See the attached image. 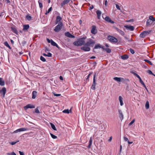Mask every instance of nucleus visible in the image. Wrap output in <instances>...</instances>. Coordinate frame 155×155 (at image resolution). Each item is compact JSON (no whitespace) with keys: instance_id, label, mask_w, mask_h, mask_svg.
Segmentation results:
<instances>
[{"instance_id":"nucleus-1","label":"nucleus","mask_w":155,"mask_h":155,"mask_svg":"<svg viewBox=\"0 0 155 155\" xmlns=\"http://www.w3.org/2000/svg\"><path fill=\"white\" fill-rule=\"evenodd\" d=\"M86 36H84L82 38H80L78 41H74L73 44L76 46H81L85 45V40L86 38Z\"/></svg>"},{"instance_id":"nucleus-2","label":"nucleus","mask_w":155,"mask_h":155,"mask_svg":"<svg viewBox=\"0 0 155 155\" xmlns=\"http://www.w3.org/2000/svg\"><path fill=\"white\" fill-rule=\"evenodd\" d=\"M95 41L91 38H89L87 40V41L85 43V46H88L89 47H93L95 44Z\"/></svg>"},{"instance_id":"nucleus-3","label":"nucleus","mask_w":155,"mask_h":155,"mask_svg":"<svg viewBox=\"0 0 155 155\" xmlns=\"http://www.w3.org/2000/svg\"><path fill=\"white\" fill-rule=\"evenodd\" d=\"M62 26V23L61 22H59L58 24L55 26L54 31L56 32L59 31L61 29Z\"/></svg>"},{"instance_id":"nucleus-4","label":"nucleus","mask_w":155,"mask_h":155,"mask_svg":"<svg viewBox=\"0 0 155 155\" xmlns=\"http://www.w3.org/2000/svg\"><path fill=\"white\" fill-rule=\"evenodd\" d=\"M107 38L111 42H117L118 41L117 39L116 38L111 36H108Z\"/></svg>"},{"instance_id":"nucleus-5","label":"nucleus","mask_w":155,"mask_h":155,"mask_svg":"<svg viewBox=\"0 0 155 155\" xmlns=\"http://www.w3.org/2000/svg\"><path fill=\"white\" fill-rule=\"evenodd\" d=\"M150 32V31H144L140 34V37L141 38H144L145 36L148 35Z\"/></svg>"},{"instance_id":"nucleus-6","label":"nucleus","mask_w":155,"mask_h":155,"mask_svg":"<svg viewBox=\"0 0 155 155\" xmlns=\"http://www.w3.org/2000/svg\"><path fill=\"white\" fill-rule=\"evenodd\" d=\"M96 73H95L94 76V78H93V84L92 85V86L91 87V89H92L94 90L95 89V86L96 84V80L95 79V77H96Z\"/></svg>"},{"instance_id":"nucleus-7","label":"nucleus","mask_w":155,"mask_h":155,"mask_svg":"<svg viewBox=\"0 0 155 155\" xmlns=\"http://www.w3.org/2000/svg\"><path fill=\"white\" fill-rule=\"evenodd\" d=\"M84 45V46H82L81 48V50L85 51H88L90 50L91 49L90 47L88 46H85V45Z\"/></svg>"},{"instance_id":"nucleus-8","label":"nucleus","mask_w":155,"mask_h":155,"mask_svg":"<svg viewBox=\"0 0 155 155\" xmlns=\"http://www.w3.org/2000/svg\"><path fill=\"white\" fill-rule=\"evenodd\" d=\"M27 129L25 128H21L18 129L13 132L14 133H16L21 131H25L27 130Z\"/></svg>"},{"instance_id":"nucleus-9","label":"nucleus","mask_w":155,"mask_h":155,"mask_svg":"<svg viewBox=\"0 0 155 155\" xmlns=\"http://www.w3.org/2000/svg\"><path fill=\"white\" fill-rule=\"evenodd\" d=\"M118 113L119 114V117L121 120H122L124 118V115L122 111L120 109L118 110Z\"/></svg>"},{"instance_id":"nucleus-10","label":"nucleus","mask_w":155,"mask_h":155,"mask_svg":"<svg viewBox=\"0 0 155 155\" xmlns=\"http://www.w3.org/2000/svg\"><path fill=\"white\" fill-rule=\"evenodd\" d=\"M35 108L34 105L31 104H28L24 107V108L25 110H27L28 108Z\"/></svg>"},{"instance_id":"nucleus-11","label":"nucleus","mask_w":155,"mask_h":155,"mask_svg":"<svg viewBox=\"0 0 155 155\" xmlns=\"http://www.w3.org/2000/svg\"><path fill=\"white\" fill-rule=\"evenodd\" d=\"M127 29L133 31L134 30V26L131 25H126L124 26Z\"/></svg>"},{"instance_id":"nucleus-12","label":"nucleus","mask_w":155,"mask_h":155,"mask_svg":"<svg viewBox=\"0 0 155 155\" xmlns=\"http://www.w3.org/2000/svg\"><path fill=\"white\" fill-rule=\"evenodd\" d=\"M91 33L94 34H95L97 32V31L96 29V27L95 26L93 25L92 26V28L91 30Z\"/></svg>"},{"instance_id":"nucleus-13","label":"nucleus","mask_w":155,"mask_h":155,"mask_svg":"<svg viewBox=\"0 0 155 155\" xmlns=\"http://www.w3.org/2000/svg\"><path fill=\"white\" fill-rule=\"evenodd\" d=\"M65 35L68 37L74 38H75V36L70 34L69 32H67L65 33Z\"/></svg>"},{"instance_id":"nucleus-14","label":"nucleus","mask_w":155,"mask_h":155,"mask_svg":"<svg viewBox=\"0 0 155 155\" xmlns=\"http://www.w3.org/2000/svg\"><path fill=\"white\" fill-rule=\"evenodd\" d=\"M113 79L118 82H120L121 81H123L124 79L123 78L117 77L113 78Z\"/></svg>"},{"instance_id":"nucleus-15","label":"nucleus","mask_w":155,"mask_h":155,"mask_svg":"<svg viewBox=\"0 0 155 155\" xmlns=\"http://www.w3.org/2000/svg\"><path fill=\"white\" fill-rule=\"evenodd\" d=\"M6 92V89L5 87H3L2 89L0 91V93L3 95V97H4Z\"/></svg>"},{"instance_id":"nucleus-16","label":"nucleus","mask_w":155,"mask_h":155,"mask_svg":"<svg viewBox=\"0 0 155 155\" xmlns=\"http://www.w3.org/2000/svg\"><path fill=\"white\" fill-rule=\"evenodd\" d=\"M114 28L117 32L120 34L121 35H124V33L123 31H122L121 30H120L117 27H115Z\"/></svg>"},{"instance_id":"nucleus-17","label":"nucleus","mask_w":155,"mask_h":155,"mask_svg":"<svg viewBox=\"0 0 155 155\" xmlns=\"http://www.w3.org/2000/svg\"><path fill=\"white\" fill-rule=\"evenodd\" d=\"M105 20L108 22L111 23L112 24H113L114 23V22L111 20V19L108 17L106 16L104 18Z\"/></svg>"},{"instance_id":"nucleus-18","label":"nucleus","mask_w":155,"mask_h":155,"mask_svg":"<svg viewBox=\"0 0 155 155\" xmlns=\"http://www.w3.org/2000/svg\"><path fill=\"white\" fill-rule=\"evenodd\" d=\"M71 0H64L62 3L61 4V6L63 7L64 5L65 4H68L70 1Z\"/></svg>"},{"instance_id":"nucleus-19","label":"nucleus","mask_w":155,"mask_h":155,"mask_svg":"<svg viewBox=\"0 0 155 155\" xmlns=\"http://www.w3.org/2000/svg\"><path fill=\"white\" fill-rule=\"evenodd\" d=\"M119 100L120 102V105L121 106H122L124 105V103H123V98L122 97L120 96L119 97Z\"/></svg>"},{"instance_id":"nucleus-20","label":"nucleus","mask_w":155,"mask_h":155,"mask_svg":"<svg viewBox=\"0 0 155 155\" xmlns=\"http://www.w3.org/2000/svg\"><path fill=\"white\" fill-rule=\"evenodd\" d=\"M96 13L97 15V17L99 19H100L101 14V12L100 10H97L96 11Z\"/></svg>"},{"instance_id":"nucleus-21","label":"nucleus","mask_w":155,"mask_h":155,"mask_svg":"<svg viewBox=\"0 0 155 155\" xmlns=\"http://www.w3.org/2000/svg\"><path fill=\"white\" fill-rule=\"evenodd\" d=\"M37 92L36 91H34L32 92V98L33 99H34L35 98L37 95Z\"/></svg>"},{"instance_id":"nucleus-22","label":"nucleus","mask_w":155,"mask_h":155,"mask_svg":"<svg viewBox=\"0 0 155 155\" xmlns=\"http://www.w3.org/2000/svg\"><path fill=\"white\" fill-rule=\"evenodd\" d=\"M51 44L53 46H56V47L58 48V45L52 39H51Z\"/></svg>"},{"instance_id":"nucleus-23","label":"nucleus","mask_w":155,"mask_h":155,"mask_svg":"<svg viewBox=\"0 0 155 155\" xmlns=\"http://www.w3.org/2000/svg\"><path fill=\"white\" fill-rule=\"evenodd\" d=\"M92 140L91 137L89 141V144L88 146V147L89 148H90L91 147V146L92 145Z\"/></svg>"},{"instance_id":"nucleus-24","label":"nucleus","mask_w":155,"mask_h":155,"mask_svg":"<svg viewBox=\"0 0 155 155\" xmlns=\"http://www.w3.org/2000/svg\"><path fill=\"white\" fill-rule=\"evenodd\" d=\"M61 18L60 16H58L56 18V24L58 23L59 22H60V21L61 20Z\"/></svg>"},{"instance_id":"nucleus-25","label":"nucleus","mask_w":155,"mask_h":155,"mask_svg":"<svg viewBox=\"0 0 155 155\" xmlns=\"http://www.w3.org/2000/svg\"><path fill=\"white\" fill-rule=\"evenodd\" d=\"M121 58L122 59L126 60L128 59L129 57L127 55H124L121 56Z\"/></svg>"},{"instance_id":"nucleus-26","label":"nucleus","mask_w":155,"mask_h":155,"mask_svg":"<svg viewBox=\"0 0 155 155\" xmlns=\"http://www.w3.org/2000/svg\"><path fill=\"white\" fill-rule=\"evenodd\" d=\"M139 81L140 82V83L142 84V85L147 90V88L146 87V86L144 83L143 81L142 80L141 78H140V79H139Z\"/></svg>"},{"instance_id":"nucleus-27","label":"nucleus","mask_w":155,"mask_h":155,"mask_svg":"<svg viewBox=\"0 0 155 155\" xmlns=\"http://www.w3.org/2000/svg\"><path fill=\"white\" fill-rule=\"evenodd\" d=\"M23 30H27L29 28V26L28 25H23Z\"/></svg>"},{"instance_id":"nucleus-28","label":"nucleus","mask_w":155,"mask_h":155,"mask_svg":"<svg viewBox=\"0 0 155 155\" xmlns=\"http://www.w3.org/2000/svg\"><path fill=\"white\" fill-rule=\"evenodd\" d=\"M4 44L9 49H11V48L9 45L8 44L7 41H5L4 43Z\"/></svg>"},{"instance_id":"nucleus-29","label":"nucleus","mask_w":155,"mask_h":155,"mask_svg":"<svg viewBox=\"0 0 155 155\" xmlns=\"http://www.w3.org/2000/svg\"><path fill=\"white\" fill-rule=\"evenodd\" d=\"M0 85L1 86H4L5 85L4 81L2 80V78H0Z\"/></svg>"},{"instance_id":"nucleus-30","label":"nucleus","mask_w":155,"mask_h":155,"mask_svg":"<svg viewBox=\"0 0 155 155\" xmlns=\"http://www.w3.org/2000/svg\"><path fill=\"white\" fill-rule=\"evenodd\" d=\"M50 124L51 128L54 130H56V128L54 125L52 123H50Z\"/></svg>"},{"instance_id":"nucleus-31","label":"nucleus","mask_w":155,"mask_h":155,"mask_svg":"<svg viewBox=\"0 0 155 155\" xmlns=\"http://www.w3.org/2000/svg\"><path fill=\"white\" fill-rule=\"evenodd\" d=\"M145 107L146 109H148L149 108V102L147 101L145 104Z\"/></svg>"},{"instance_id":"nucleus-32","label":"nucleus","mask_w":155,"mask_h":155,"mask_svg":"<svg viewBox=\"0 0 155 155\" xmlns=\"http://www.w3.org/2000/svg\"><path fill=\"white\" fill-rule=\"evenodd\" d=\"M151 24V21L149 20H147L146 22V25L147 26H149Z\"/></svg>"},{"instance_id":"nucleus-33","label":"nucleus","mask_w":155,"mask_h":155,"mask_svg":"<svg viewBox=\"0 0 155 155\" xmlns=\"http://www.w3.org/2000/svg\"><path fill=\"white\" fill-rule=\"evenodd\" d=\"M103 49L106 51V52L108 53H110L111 50L109 48H104Z\"/></svg>"},{"instance_id":"nucleus-34","label":"nucleus","mask_w":155,"mask_h":155,"mask_svg":"<svg viewBox=\"0 0 155 155\" xmlns=\"http://www.w3.org/2000/svg\"><path fill=\"white\" fill-rule=\"evenodd\" d=\"M12 30L15 33L17 34V29L14 28H12Z\"/></svg>"},{"instance_id":"nucleus-35","label":"nucleus","mask_w":155,"mask_h":155,"mask_svg":"<svg viewBox=\"0 0 155 155\" xmlns=\"http://www.w3.org/2000/svg\"><path fill=\"white\" fill-rule=\"evenodd\" d=\"M26 18L29 21H30L31 19V17L28 15H27L26 16Z\"/></svg>"},{"instance_id":"nucleus-36","label":"nucleus","mask_w":155,"mask_h":155,"mask_svg":"<svg viewBox=\"0 0 155 155\" xmlns=\"http://www.w3.org/2000/svg\"><path fill=\"white\" fill-rule=\"evenodd\" d=\"M101 48V46L100 45L98 44V45H95V47H94V48L97 49L98 48Z\"/></svg>"},{"instance_id":"nucleus-37","label":"nucleus","mask_w":155,"mask_h":155,"mask_svg":"<svg viewBox=\"0 0 155 155\" xmlns=\"http://www.w3.org/2000/svg\"><path fill=\"white\" fill-rule=\"evenodd\" d=\"M50 135L51 136V137L54 139H56L57 138V137L54 135H53V134L51 133L50 134Z\"/></svg>"},{"instance_id":"nucleus-38","label":"nucleus","mask_w":155,"mask_h":155,"mask_svg":"<svg viewBox=\"0 0 155 155\" xmlns=\"http://www.w3.org/2000/svg\"><path fill=\"white\" fill-rule=\"evenodd\" d=\"M144 61H145L146 62H147L148 63L151 65H152V64L151 63V62L150 61H149V60H148L147 59H145V60H144Z\"/></svg>"},{"instance_id":"nucleus-39","label":"nucleus","mask_w":155,"mask_h":155,"mask_svg":"<svg viewBox=\"0 0 155 155\" xmlns=\"http://www.w3.org/2000/svg\"><path fill=\"white\" fill-rule=\"evenodd\" d=\"M40 59L43 62H45L46 61L45 58L42 56H41L40 57Z\"/></svg>"},{"instance_id":"nucleus-40","label":"nucleus","mask_w":155,"mask_h":155,"mask_svg":"<svg viewBox=\"0 0 155 155\" xmlns=\"http://www.w3.org/2000/svg\"><path fill=\"white\" fill-rule=\"evenodd\" d=\"M63 112L64 113H65L67 114H68L69 113V110L68 109H66L64 110L63 111Z\"/></svg>"},{"instance_id":"nucleus-41","label":"nucleus","mask_w":155,"mask_h":155,"mask_svg":"<svg viewBox=\"0 0 155 155\" xmlns=\"http://www.w3.org/2000/svg\"><path fill=\"white\" fill-rule=\"evenodd\" d=\"M19 141H13L11 142H10V143L12 145H14L17 142H18Z\"/></svg>"},{"instance_id":"nucleus-42","label":"nucleus","mask_w":155,"mask_h":155,"mask_svg":"<svg viewBox=\"0 0 155 155\" xmlns=\"http://www.w3.org/2000/svg\"><path fill=\"white\" fill-rule=\"evenodd\" d=\"M8 155H16V154L14 152H12L11 153H7Z\"/></svg>"},{"instance_id":"nucleus-43","label":"nucleus","mask_w":155,"mask_h":155,"mask_svg":"<svg viewBox=\"0 0 155 155\" xmlns=\"http://www.w3.org/2000/svg\"><path fill=\"white\" fill-rule=\"evenodd\" d=\"M53 94L54 95V96L58 97V96H60L61 95V94H56L54 93H53Z\"/></svg>"},{"instance_id":"nucleus-44","label":"nucleus","mask_w":155,"mask_h":155,"mask_svg":"<svg viewBox=\"0 0 155 155\" xmlns=\"http://www.w3.org/2000/svg\"><path fill=\"white\" fill-rule=\"evenodd\" d=\"M39 4V6L40 8H42L43 7V5L42 3L40 2L39 1L38 2Z\"/></svg>"},{"instance_id":"nucleus-45","label":"nucleus","mask_w":155,"mask_h":155,"mask_svg":"<svg viewBox=\"0 0 155 155\" xmlns=\"http://www.w3.org/2000/svg\"><path fill=\"white\" fill-rule=\"evenodd\" d=\"M149 19L150 20H151L153 21L154 18L153 15H150L149 17Z\"/></svg>"},{"instance_id":"nucleus-46","label":"nucleus","mask_w":155,"mask_h":155,"mask_svg":"<svg viewBox=\"0 0 155 155\" xmlns=\"http://www.w3.org/2000/svg\"><path fill=\"white\" fill-rule=\"evenodd\" d=\"M135 122V120L133 119L129 124V126H130L133 124Z\"/></svg>"},{"instance_id":"nucleus-47","label":"nucleus","mask_w":155,"mask_h":155,"mask_svg":"<svg viewBox=\"0 0 155 155\" xmlns=\"http://www.w3.org/2000/svg\"><path fill=\"white\" fill-rule=\"evenodd\" d=\"M130 53H131L132 54H134V50L130 48Z\"/></svg>"},{"instance_id":"nucleus-48","label":"nucleus","mask_w":155,"mask_h":155,"mask_svg":"<svg viewBox=\"0 0 155 155\" xmlns=\"http://www.w3.org/2000/svg\"><path fill=\"white\" fill-rule=\"evenodd\" d=\"M35 112L38 114L40 113L39 111L37 108H36L35 109Z\"/></svg>"},{"instance_id":"nucleus-49","label":"nucleus","mask_w":155,"mask_h":155,"mask_svg":"<svg viewBox=\"0 0 155 155\" xmlns=\"http://www.w3.org/2000/svg\"><path fill=\"white\" fill-rule=\"evenodd\" d=\"M47 55V56L48 57H51L52 56V54L50 53H48Z\"/></svg>"},{"instance_id":"nucleus-50","label":"nucleus","mask_w":155,"mask_h":155,"mask_svg":"<svg viewBox=\"0 0 155 155\" xmlns=\"http://www.w3.org/2000/svg\"><path fill=\"white\" fill-rule=\"evenodd\" d=\"M147 72L149 74H153L152 72V71L150 70H148L147 71Z\"/></svg>"},{"instance_id":"nucleus-51","label":"nucleus","mask_w":155,"mask_h":155,"mask_svg":"<svg viewBox=\"0 0 155 155\" xmlns=\"http://www.w3.org/2000/svg\"><path fill=\"white\" fill-rule=\"evenodd\" d=\"M124 140L126 141H129L128 139L126 137H124Z\"/></svg>"},{"instance_id":"nucleus-52","label":"nucleus","mask_w":155,"mask_h":155,"mask_svg":"<svg viewBox=\"0 0 155 155\" xmlns=\"http://www.w3.org/2000/svg\"><path fill=\"white\" fill-rule=\"evenodd\" d=\"M116 7L117 9H118L119 10H120V9L119 6L118 5H117V4H116Z\"/></svg>"},{"instance_id":"nucleus-53","label":"nucleus","mask_w":155,"mask_h":155,"mask_svg":"<svg viewBox=\"0 0 155 155\" xmlns=\"http://www.w3.org/2000/svg\"><path fill=\"white\" fill-rule=\"evenodd\" d=\"M19 153H20V155H24V153L23 152L19 151Z\"/></svg>"},{"instance_id":"nucleus-54","label":"nucleus","mask_w":155,"mask_h":155,"mask_svg":"<svg viewBox=\"0 0 155 155\" xmlns=\"http://www.w3.org/2000/svg\"><path fill=\"white\" fill-rule=\"evenodd\" d=\"M52 10V7H50L48 10L47 11V13H49Z\"/></svg>"},{"instance_id":"nucleus-55","label":"nucleus","mask_w":155,"mask_h":155,"mask_svg":"<svg viewBox=\"0 0 155 155\" xmlns=\"http://www.w3.org/2000/svg\"><path fill=\"white\" fill-rule=\"evenodd\" d=\"M46 40L48 43H51V40H50L49 39L47 38Z\"/></svg>"},{"instance_id":"nucleus-56","label":"nucleus","mask_w":155,"mask_h":155,"mask_svg":"<svg viewBox=\"0 0 155 155\" xmlns=\"http://www.w3.org/2000/svg\"><path fill=\"white\" fill-rule=\"evenodd\" d=\"M94 8V6L93 5H92L90 7L89 10H91L92 9Z\"/></svg>"},{"instance_id":"nucleus-57","label":"nucleus","mask_w":155,"mask_h":155,"mask_svg":"<svg viewBox=\"0 0 155 155\" xmlns=\"http://www.w3.org/2000/svg\"><path fill=\"white\" fill-rule=\"evenodd\" d=\"M112 140V137H110V138H109V139L108 141H109V142H110V141H111Z\"/></svg>"},{"instance_id":"nucleus-58","label":"nucleus","mask_w":155,"mask_h":155,"mask_svg":"<svg viewBox=\"0 0 155 155\" xmlns=\"http://www.w3.org/2000/svg\"><path fill=\"white\" fill-rule=\"evenodd\" d=\"M45 52H46L47 51H49V50L48 48H45Z\"/></svg>"},{"instance_id":"nucleus-59","label":"nucleus","mask_w":155,"mask_h":155,"mask_svg":"<svg viewBox=\"0 0 155 155\" xmlns=\"http://www.w3.org/2000/svg\"><path fill=\"white\" fill-rule=\"evenodd\" d=\"M136 76L139 79V80L140 79V78H141L140 76L138 74H137V75Z\"/></svg>"},{"instance_id":"nucleus-60","label":"nucleus","mask_w":155,"mask_h":155,"mask_svg":"<svg viewBox=\"0 0 155 155\" xmlns=\"http://www.w3.org/2000/svg\"><path fill=\"white\" fill-rule=\"evenodd\" d=\"M136 76L139 79V80L140 79V78H141L140 76L138 74H137V75Z\"/></svg>"},{"instance_id":"nucleus-61","label":"nucleus","mask_w":155,"mask_h":155,"mask_svg":"<svg viewBox=\"0 0 155 155\" xmlns=\"http://www.w3.org/2000/svg\"><path fill=\"white\" fill-rule=\"evenodd\" d=\"M136 76L139 79V80L140 79V78H141L140 76L138 74H137V75Z\"/></svg>"},{"instance_id":"nucleus-62","label":"nucleus","mask_w":155,"mask_h":155,"mask_svg":"<svg viewBox=\"0 0 155 155\" xmlns=\"http://www.w3.org/2000/svg\"><path fill=\"white\" fill-rule=\"evenodd\" d=\"M136 76L139 79V80L140 79V78H141L140 76L138 74H137V75Z\"/></svg>"},{"instance_id":"nucleus-63","label":"nucleus","mask_w":155,"mask_h":155,"mask_svg":"<svg viewBox=\"0 0 155 155\" xmlns=\"http://www.w3.org/2000/svg\"><path fill=\"white\" fill-rule=\"evenodd\" d=\"M132 73L135 76H136L137 75V74H136V73L134 72H132Z\"/></svg>"},{"instance_id":"nucleus-64","label":"nucleus","mask_w":155,"mask_h":155,"mask_svg":"<svg viewBox=\"0 0 155 155\" xmlns=\"http://www.w3.org/2000/svg\"><path fill=\"white\" fill-rule=\"evenodd\" d=\"M60 79L61 80H63V78L62 76H60L59 77Z\"/></svg>"}]
</instances>
